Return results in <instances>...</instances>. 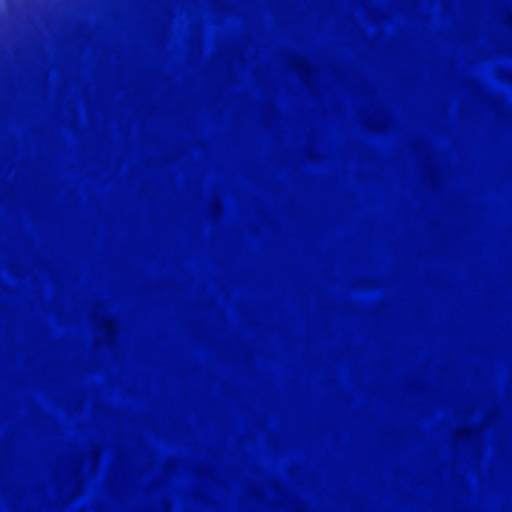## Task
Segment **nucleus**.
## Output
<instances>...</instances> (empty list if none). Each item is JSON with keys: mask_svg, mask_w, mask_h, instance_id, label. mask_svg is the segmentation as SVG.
I'll return each mask as SVG.
<instances>
[{"mask_svg": "<svg viewBox=\"0 0 512 512\" xmlns=\"http://www.w3.org/2000/svg\"><path fill=\"white\" fill-rule=\"evenodd\" d=\"M354 10H356V0H354Z\"/></svg>", "mask_w": 512, "mask_h": 512, "instance_id": "f257e3e1", "label": "nucleus"}]
</instances>
